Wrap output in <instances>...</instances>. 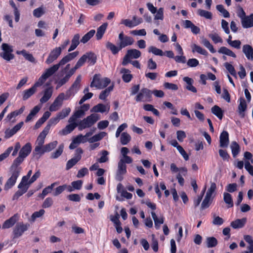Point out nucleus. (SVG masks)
<instances>
[{"label":"nucleus","instance_id":"obj_41","mask_svg":"<svg viewBox=\"0 0 253 253\" xmlns=\"http://www.w3.org/2000/svg\"><path fill=\"white\" fill-rule=\"evenodd\" d=\"M244 240L249 244V246L248 247L249 251H245V253H253V240L250 235L244 236Z\"/></svg>","mask_w":253,"mask_h":253},{"label":"nucleus","instance_id":"obj_52","mask_svg":"<svg viewBox=\"0 0 253 253\" xmlns=\"http://www.w3.org/2000/svg\"><path fill=\"white\" fill-rule=\"evenodd\" d=\"M208 36L214 43H222L223 42L222 38L216 33L210 34Z\"/></svg>","mask_w":253,"mask_h":253},{"label":"nucleus","instance_id":"obj_27","mask_svg":"<svg viewBox=\"0 0 253 253\" xmlns=\"http://www.w3.org/2000/svg\"><path fill=\"white\" fill-rule=\"evenodd\" d=\"M77 126H78V124H70L66 126L64 128L59 131V134L61 135H66L73 131Z\"/></svg>","mask_w":253,"mask_h":253},{"label":"nucleus","instance_id":"obj_64","mask_svg":"<svg viewBox=\"0 0 253 253\" xmlns=\"http://www.w3.org/2000/svg\"><path fill=\"white\" fill-rule=\"evenodd\" d=\"M53 204V199L50 197H48L45 199L42 203V207L43 208H48L52 206Z\"/></svg>","mask_w":253,"mask_h":253},{"label":"nucleus","instance_id":"obj_61","mask_svg":"<svg viewBox=\"0 0 253 253\" xmlns=\"http://www.w3.org/2000/svg\"><path fill=\"white\" fill-rule=\"evenodd\" d=\"M81 81V75H79L74 83L73 84L71 85L70 87L74 89L75 90H76L77 92L78 90L79 89L80 86V83Z\"/></svg>","mask_w":253,"mask_h":253},{"label":"nucleus","instance_id":"obj_28","mask_svg":"<svg viewBox=\"0 0 253 253\" xmlns=\"http://www.w3.org/2000/svg\"><path fill=\"white\" fill-rule=\"evenodd\" d=\"M247 221L246 218L238 219L231 222V226L234 229L242 228Z\"/></svg>","mask_w":253,"mask_h":253},{"label":"nucleus","instance_id":"obj_9","mask_svg":"<svg viewBox=\"0 0 253 253\" xmlns=\"http://www.w3.org/2000/svg\"><path fill=\"white\" fill-rule=\"evenodd\" d=\"M3 52L0 53V56L4 59L9 61L14 58V55L11 53L13 51L12 47L7 43H2L1 45Z\"/></svg>","mask_w":253,"mask_h":253},{"label":"nucleus","instance_id":"obj_35","mask_svg":"<svg viewBox=\"0 0 253 253\" xmlns=\"http://www.w3.org/2000/svg\"><path fill=\"white\" fill-rule=\"evenodd\" d=\"M247 108V104L245 100L243 98H240V104L238 106V111L239 114L242 117H244L245 114L244 112L245 111Z\"/></svg>","mask_w":253,"mask_h":253},{"label":"nucleus","instance_id":"obj_53","mask_svg":"<svg viewBox=\"0 0 253 253\" xmlns=\"http://www.w3.org/2000/svg\"><path fill=\"white\" fill-rule=\"evenodd\" d=\"M45 149L44 146H36L33 151L35 155H39L40 156L42 155L44 153H46Z\"/></svg>","mask_w":253,"mask_h":253},{"label":"nucleus","instance_id":"obj_45","mask_svg":"<svg viewBox=\"0 0 253 253\" xmlns=\"http://www.w3.org/2000/svg\"><path fill=\"white\" fill-rule=\"evenodd\" d=\"M191 47L192 48L193 52H195V51H196L198 53L201 54L202 55H207L208 54V52L207 51V50L206 49H205L204 48H203L201 46H200L196 44H193Z\"/></svg>","mask_w":253,"mask_h":253},{"label":"nucleus","instance_id":"obj_32","mask_svg":"<svg viewBox=\"0 0 253 253\" xmlns=\"http://www.w3.org/2000/svg\"><path fill=\"white\" fill-rule=\"evenodd\" d=\"M37 91V88L33 85L28 89L25 90L23 92V99L26 100L33 95Z\"/></svg>","mask_w":253,"mask_h":253},{"label":"nucleus","instance_id":"obj_8","mask_svg":"<svg viewBox=\"0 0 253 253\" xmlns=\"http://www.w3.org/2000/svg\"><path fill=\"white\" fill-rule=\"evenodd\" d=\"M83 153V150L81 148H78L76 150L74 157L67 162L66 170L71 169L81 159Z\"/></svg>","mask_w":253,"mask_h":253},{"label":"nucleus","instance_id":"obj_43","mask_svg":"<svg viewBox=\"0 0 253 253\" xmlns=\"http://www.w3.org/2000/svg\"><path fill=\"white\" fill-rule=\"evenodd\" d=\"M218 51L220 53L224 54L234 58L236 57V54L232 50L225 46L221 47Z\"/></svg>","mask_w":253,"mask_h":253},{"label":"nucleus","instance_id":"obj_15","mask_svg":"<svg viewBox=\"0 0 253 253\" xmlns=\"http://www.w3.org/2000/svg\"><path fill=\"white\" fill-rule=\"evenodd\" d=\"M19 215L18 213L15 214L14 215L6 220L3 225V229H7L12 227L15 223L19 220Z\"/></svg>","mask_w":253,"mask_h":253},{"label":"nucleus","instance_id":"obj_63","mask_svg":"<svg viewBox=\"0 0 253 253\" xmlns=\"http://www.w3.org/2000/svg\"><path fill=\"white\" fill-rule=\"evenodd\" d=\"M58 142L57 141H54L47 144L45 145L44 148L46 152H48L54 149L57 146Z\"/></svg>","mask_w":253,"mask_h":253},{"label":"nucleus","instance_id":"obj_39","mask_svg":"<svg viewBox=\"0 0 253 253\" xmlns=\"http://www.w3.org/2000/svg\"><path fill=\"white\" fill-rule=\"evenodd\" d=\"M56 185H57V183L54 182L52 183L50 185H49L45 187V188H44L42 190V194H41L39 195V197H42V199H43L46 195H47L48 193H51L52 189Z\"/></svg>","mask_w":253,"mask_h":253},{"label":"nucleus","instance_id":"obj_34","mask_svg":"<svg viewBox=\"0 0 253 253\" xmlns=\"http://www.w3.org/2000/svg\"><path fill=\"white\" fill-rule=\"evenodd\" d=\"M106 47L111 51L112 53L113 54H116L118 53V52L121 50V48H120V46L119 45V46H116L115 44L112 43V42H107L106 43Z\"/></svg>","mask_w":253,"mask_h":253},{"label":"nucleus","instance_id":"obj_29","mask_svg":"<svg viewBox=\"0 0 253 253\" xmlns=\"http://www.w3.org/2000/svg\"><path fill=\"white\" fill-rule=\"evenodd\" d=\"M52 94V89L49 87L45 89L43 96L40 99L41 103L46 102L51 97Z\"/></svg>","mask_w":253,"mask_h":253},{"label":"nucleus","instance_id":"obj_48","mask_svg":"<svg viewBox=\"0 0 253 253\" xmlns=\"http://www.w3.org/2000/svg\"><path fill=\"white\" fill-rule=\"evenodd\" d=\"M119 186H122V184L119 183L117 185V191L118 193H121V196L124 198H126L127 199H130L132 198V194L127 192L126 190H120L119 189Z\"/></svg>","mask_w":253,"mask_h":253},{"label":"nucleus","instance_id":"obj_55","mask_svg":"<svg viewBox=\"0 0 253 253\" xmlns=\"http://www.w3.org/2000/svg\"><path fill=\"white\" fill-rule=\"evenodd\" d=\"M100 154L101 156L99 159H98V162L100 163H105L107 162L109 160L108 157L109 152L106 150H103L100 152Z\"/></svg>","mask_w":253,"mask_h":253},{"label":"nucleus","instance_id":"obj_60","mask_svg":"<svg viewBox=\"0 0 253 253\" xmlns=\"http://www.w3.org/2000/svg\"><path fill=\"white\" fill-rule=\"evenodd\" d=\"M45 212V211L43 209L40 210L38 211L34 212L31 216V221L34 222L36 218L42 216Z\"/></svg>","mask_w":253,"mask_h":253},{"label":"nucleus","instance_id":"obj_19","mask_svg":"<svg viewBox=\"0 0 253 253\" xmlns=\"http://www.w3.org/2000/svg\"><path fill=\"white\" fill-rule=\"evenodd\" d=\"M83 135L79 134L77 135L76 137L73 139L72 142L70 144L69 146V148L70 149H74L76 148L80 143H85V140L83 139Z\"/></svg>","mask_w":253,"mask_h":253},{"label":"nucleus","instance_id":"obj_6","mask_svg":"<svg viewBox=\"0 0 253 253\" xmlns=\"http://www.w3.org/2000/svg\"><path fill=\"white\" fill-rule=\"evenodd\" d=\"M152 93L151 90L147 88H143L135 97L137 102H150L151 100Z\"/></svg>","mask_w":253,"mask_h":253},{"label":"nucleus","instance_id":"obj_50","mask_svg":"<svg viewBox=\"0 0 253 253\" xmlns=\"http://www.w3.org/2000/svg\"><path fill=\"white\" fill-rule=\"evenodd\" d=\"M223 196L224 201L228 205V208L232 207L233 206V202L231 194L228 193H224Z\"/></svg>","mask_w":253,"mask_h":253},{"label":"nucleus","instance_id":"obj_13","mask_svg":"<svg viewBox=\"0 0 253 253\" xmlns=\"http://www.w3.org/2000/svg\"><path fill=\"white\" fill-rule=\"evenodd\" d=\"M64 97L65 94L64 93H60L49 107V109L50 111L54 112L58 110L62 105L63 101L64 100Z\"/></svg>","mask_w":253,"mask_h":253},{"label":"nucleus","instance_id":"obj_26","mask_svg":"<svg viewBox=\"0 0 253 253\" xmlns=\"http://www.w3.org/2000/svg\"><path fill=\"white\" fill-rule=\"evenodd\" d=\"M107 26L108 23L106 22L104 23L97 29V32L95 36L97 40H100L102 39L106 30Z\"/></svg>","mask_w":253,"mask_h":253},{"label":"nucleus","instance_id":"obj_4","mask_svg":"<svg viewBox=\"0 0 253 253\" xmlns=\"http://www.w3.org/2000/svg\"><path fill=\"white\" fill-rule=\"evenodd\" d=\"M141 55V52L136 49H129L124 57L122 64L124 66H126L131 62L132 59L138 58Z\"/></svg>","mask_w":253,"mask_h":253},{"label":"nucleus","instance_id":"obj_2","mask_svg":"<svg viewBox=\"0 0 253 253\" xmlns=\"http://www.w3.org/2000/svg\"><path fill=\"white\" fill-rule=\"evenodd\" d=\"M96 60L97 56L94 53L87 52L81 56L75 66L79 69L84 64L86 61H87L90 65H93L96 62Z\"/></svg>","mask_w":253,"mask_h":253},{"label":"nucleus","instance_id":"obj_7","mask_svg":"<svg viewBox=\"0 0 253 253\" xmlns=\"http://www.w3.org/2000/svg\"><path fill=\"white\" fill-rule=\"evenodd\" d=\"M29 226L28 223L24 224L22 222L18 223L13 230V238L21 237L24 232L28 229Z\"/></svg>","mask_w":253,"mask_h":253},{"label":"nucleus","instance_id":"obj_16","mask_svg":"<svg viewBox=\"0 0 253 253\" xmlns=\"http://www.w3.org/2000/svg\"><path fill=\"white\" fill-rule=\"evenodd\" d=\"M78 68L75 66V67L69 71V72L66 75V76L62 79L60 80L57 83V88L60 87L65 83H66L70 79V77L75 73Z\"/></svg>","mask_w":253,"mask_h":253},{"label":"nucleus","instance_id":"obj_54","mask_svg":"<svg viewBox=\"0 0 253 253\" xmlns=\"http://www.w3.org/2000/svg\"><path fill=\"white\" fill-rule=\"evenodd\" d=\"M148 52H152L155 55H159L162 56L164 55L163 51L161 49H159L154 46H151L149 47Z\"/></svg>","mask_w":253,"mask_h":253},{"label":"nucleus","instance_id":"obj_5","mask_svg":"<svg viewBox=\"0 0 253 253\" xmlns=\"http://www.w3.org/2000/svg\"><path fill=\"white\" fill-rule=\"evenodd\" d=\"M56 67L53 66L46 69L45 72L41 76L38 81L33 85L36 88L41 86L45 82L46 80L57 71Z\"/></svg>","mask_w":253,"mask_h":253},{"label":"nucleus","instance_id":"obj_10","mask_svg":"<svg viewBox=\"0 0 253 253\" xmlns=\"http://www.w3.org/2000/svg\"><path fill=\"white\" fill-rule=\"evenodd\" d=\"M10 176L7 179L4 185V189L5 190H7L9 189L15 184L16 180L17 178L19 177L20 173L18 172V171H14L11 169H10Z\"/></svg>","mask_w":253,"mask_h":253},{"label":"nucleus","instance_id":"obj_25","mask_svg":"<svg viewBox=\"0 0 253 253\" xmlns=\"http://www.w3.org/2000/svg\"><path fill=\"white\" fill-rule=\"evenodd\" d=\"M243 52L248 59L253 60V48L251 45L249 44L244 45Z\"/></svg>","mask_w":253,"mask_h":253},{"label":"nucleus","instance_id":"obj_44","mask_svg":"<svg viewBox=\"0 0 253 253\" xmlns=\"http://www.w3.org/2000/svg\"><path fill=\"white\" fill-rule=\"evenodd\" d=\"M232 153L234 158H235L240 152V146L236 141H233L230 145Z\"/></svg>","mask_w":253,"mask_h":253},{"label":"nucleus","instance_id":"obj_24","mask_svg":"<svg viewBox=\"0 0 253 253\" xmlns=\"http://www.w3.org/2000/svg\"><path fill=\"white\" fill-rule=\"evenodd\" d=\"M183 80L186 83L185 88L188 90L191 91L194 93L197 92V89L193 85L194 81L192 79L188 77H185L183 78Z\"/></svg>","mask_w":253,"mask_h":253},{"label":"nucleus","instance_id":"obj_1","mask_svg":"<svg viewBox=\"0 0 253 253\" xmlns=\"http://www.w3.org/2000/svg\"><path fill=\"white\" fill-rule=\"evenodd\" d=\"M99 119L100 117L98 114L92 113L78 124V129L79 130H82L86 128L90 127Z\"/></svg>","mask_w":253,"mask_h":253},{"label":"nucleus","instance_id":"obj_22","mask_svg":"<svg viewBox=\"0 0 253 253\" xmlns=\"http://www.w3.org/2000/svg\"><path fill=\"white\" fill-rule=\"evenodd\" d=\"M242 26L244 28H249L253 27V14L246 16L241 21Z\"/></svg>","mask_w":253,"mask_h":253},{"label":"nucleus","instance_id":"obj_30","mask_svg":"<svg viewBox=\"0 0 253 253\" xmlns=\"http://www.w3.org/2000/svg\"><path fill=\"white\" fill-rule=\"evenodd\" d=\"M74 59L73 57L72 56L71 54L70 53H69L65 56H64L58 64H56L55 65H54L53 66L56 67V69L57 71L58 70L59 67L61 66L65 65L67 62H69L70 61H71L72 60Z\"/></svg>","mask_w":253,"mask_h":253},{"label":"nucleus","instance_id":"obj_14","mask_svg":"<svg viewBox=\"0 0 253 253\" xmlns=\"http://www.w3.org/2000/svg\"><path fill=\"white\" fill-rule=\"evenodd\" d=\"M61 53V49L60 48H57V47H55L50 51L48 58L45 61V63L47 64L52 63L58 58Z\"/></svg>","mask_w":253,"mask_h":253},{"label":"nucleus","instance_id":"obj_51","mask_svg":"<svg viewBox=\"0 0 253 253\" xmlns=\"http://www.w3.org/2000/svg\"><path fill=\"white\" fill-rule=\"evenodd\" d=\"M28 189V186L25 185L20 190H18L13 195V200H17L21 196L26 193Z\"/></svg>","mask_w":253,"mask_h":253},{"label":"nucleus","instance_id":"obj_21","mask_svg":"<svg viewBox=\"0 0 253 253\" xmlns=\"http://www.w3.org/2000/svg\"><path fill=\"white\" fill-rule=\"evenodd\" d=\"M24 159V158L19 155L18 157L14 160L10 169L18 171V172H20L21 168L18 167V166L23 162Z\"/></svg>","mask_w":253,"mask_h":253},{"label":"nucleus","instance_id":"obj_36","mask_svg":"<svg viewBox=\"0 0 253 253\" xmlns=\"http://www.w3.org/2000/svg\"><path fill=\"white\" fill-rule=\"evenodd\" d=\"M41 109V107L39 106H35L33 109L31 111L29 114L27 116L26 119L25 120L26 122H28L30 121L39 112Z\"/></svg>","mask_w":253,"mask_h":253},{"label":"nucleus","instance_id":"obj_47","mask_svg":"<svg viewBox=\"0 0 253 253\" xmlns=\"http://www.w3.org/2000/svg\"><path fill=\"white\" fill-rule=\"evenodd\" d=\"M201 43L207 48L211 53H215L216 50L213 48L212 45L210 42L206 38H202Z\"/></svg>","mask_w":253,"mask_h":253},{"label":"nucleus","instance_id":"obj_37","mask_svg":"<svg viewBox=\"0 0 253 253\" xmlns=\"http://www.w3.org/2000/svg\"><path fill=\"white\" fill-rule=\"evenodd\" d=\"M107 106L103 104L99 103L94 106L91 110V112L94 113H104L106 111Z\"/></svg>","mask_w":253,"mask_h":253},{"label":"nucleus","instance_id":"obj_58","mask_svg":"<svg viewBox=\"0 0 253 253\" xmlns=\"http://www.w3.org/2000/svg\"><path fill=\"white\" fill-rule=\"evenodd\" d=\"M212 216L213 220L212 223L213 225H220L223 224L224 220L221 217L217 216L215 213H213Z\"/></svg>","mask_w":253,"mask_h":253},{"label":"nucleus","instance_id":"obj_23","mask_svg":"<svg viewBox=\"0 0 253 253\" xmlns=\"http://www.w3.org/2000/svg\"><path fill=\"white\" fill-rule=\"evenodd\" d=\"M32 146L31 143H27L23 146L19 151V155L25 158L31 153Z\"/></svg>","mask_w":253,"mask_h":253},{"label":"nucleus","instance_id":"obj_62","mask_svg":"<svg viewBox=\"0 0 253 253\" xmlns=\"http://www.w3.org/2000/svg\"><path fill=\"white\" fill-rule=\"evenodd\" d=\"M216 9L219 12H220L225 18L229 17L230 14L227 10H226L221 4H218L216 5Z\"/></svg>","mask_w":253,"mask_h":253},{"label":"nucleus","instance_id":"obj_33","mask_svg":"<svg viewBox=\"0 0 253 253\" xmlns=\"http://www.w3.org/2000/svg\"><path fill=\"white\" fill-rule=\"evenodd\" d=\"M142 19L141 18H139V19L137 20V21L135 23H133L132 21L129 19H123L121 21V24H124L126 27L132 28L142 23Z\"/></svg>","mask_w":253,"mask_h":253},{"label":"nucleus","instance_id":"obj_42","mask_svg":"<svg viewBox=\"0 0 253 253\" xmlns=\"http://www.w3.org/2000/svg\"><path fill=\"white\" fill-rule=\"evenodd\" d=\"M63 148L64 145L63 144L60 145L57 149L55 152H53L51 154L50 158L52 159L58 158L62 154Z\"/></svg>","mask_w":253,"mask_h":253},{"label":"nucleus","instance_id":"obj_3","mask_svg":"<svg viewBox=\"0 0 253 253\" xmlns=\"http://www.w3.org/2000/svg\"><path fill=\"white\" fill-rule=\"evenodd\" d=\"M111 82V80L108 78L100 79L99 74H95L90 84L91 87H95L98 89H102L106 87Z\"/></svg>","mask_w":253,"mask_h":253},{"label":"nucleus","instance_id":"obj_20","mask_svg":"<svg viewBox=\"0 0 253 253\" xmlns=\"http://www.w3.org/2000/svg\"><path fill=\"white\" fill-rule=\"evenodd\" d=\"M220 147H227L229 144V134L226 131H223L220 135Z\"/></svg>","mask_w":253,"mask_h":253},{"label":"nucleus","instance_id":"obj_59","mask_svg":"<svg viewBox=\"0 0 253 253\" xmlns=\"http://www.w3.org/2000/svg\"><path fill=\"white\" fill-rule=\"evenodd\" d=\"M45 13V10L43 7H40L34 10L33 15L37 17L40 18Z\"/></svg>","mask_w":253,"mask_h":253},{"label":"nucleus","instance_id":"obj_40","mask_svg":"<svg viewBox=\"0 0 253 253\" xmlns=\"http://www.w3.org/2000/svg\"><path fill=\"white\" fill-rule=\"evenodd\" d=\"M95 33V30H91L82 37L81 42L84 44L86 43L94 35Z\"/></svg>","mask_w":253,"mask_h":253},{"label":"nucleus","instance_id":"obj_18","mask_svg":"<svg viewBox=\"0 0 253 253\" xmlns=\"http://www.w3.org/2000/svg\"><path fill=\"white\" fill-rule=\"evenodd\" d=\"M131 71L126 68H122L120 70V74L122 75V78L123 81L125 83H129L133 78L132 75L131 74Z\"/></svg>","mask_w":253,"mask_h":253},{"label":"nucleus","instance_id":"obj_46","mask_svg":"<svg viewBox=\"0 0 253 253\" xmlns=\"http://www.w3.org/2000/svg\"><path fill=\"white\" fill-rule=\"evenodd\" d=\"M206 242L207 246L209 248L214 247L217 244V240L213 237L207 238Z\"/></svg>","mask_w":253,"mask_h":253},{"label":"nucleus","instance_id":"obj_11","mask_svg":"<svg viewBox=\"0 0 253 253\" xmlns=\"http://www.w3.org/2000/svg\"><path fill=\"white\" fill-rule=\"evenodd\" d=\"M119 45L121 49L128 45H130L134 42V40L131 37L125 36L123 32L119 35Z\"/></svg>","mask_w":253,"mask_h":253},{"label":"nucleus","instance_id":"obj_17","mask_svg":"<svg viewBox=\"0 0 253 253\" xmlns=\"http://www.w3.org/2000/svg\"><path fill=\"white\" fill-rule=\"evenodd\" d=\"M48 127L49 126L45 127L43 130L40 133L35 143L36 146H44L43 145L44 139L49 132L48 131Z\"/></svg>","mask_w":253,"mask_h":253},{"label":"nucleus","instance_id":"obj_31","mask_svg":"<svg viewBox=\"0 0 253 253\" xmlns=\"http://www.w3.org/2000/svg\"><path fill=\"white\" fill-rule=\"evenodd\" d=\"M107 133L105 132H101L96 134L91 137L88 138V142L90 143H93L95 142L101 140L103 137L106 136Z\"/></svg>","mask_w":253,"mask_h":253},{"label":"nucleus","instance_id":"obj_38","mask_svg":"<svg viewBox=\"0 0 253 253\" xmlns=\"http://www.w3.org/2000/svg\"><path fill=\"white\" fill-rule=\"evenodd\" d=\"M211 111L219 119L221 120L222 119L223 112L219 106L214 105L211 108Z\"/></svg>","mask_w":253,"mask_h":253},{"label":"nucleus","instance_id":"obj_56","mask_svg":"<svg viewBox=\"0 0 253 253\" xmlns=\"http://www.w3.org/2000/svg\"><path fill=\"white\" fill-rule=\"evenodd\" d=\"M71 112V109L70 108H66L65 109H63L61 110V112H59L57 115L59 116V118L62 120L67 117Z\"/></svg>","mask_w":253,"mask_h":253},{"label":"nucleus","instance_id":"obj_12","mask_svg":"<svg viewBox=\"0 0 253 253\" xmlns=\"http://www.w3.org/2000/svg\"><path fill=\"white\" fill-rule=\"evenodd\" d=\"M126 172V166L125 164V161L121 159L118 165V169L116 174V178L118 181H122L123 179V175Z\"/></svg>","mask_w":253,"mask_h":253},{"label":"nucleus","instance_id":"obj_49","mask_svg":"<svg viewBox=\"0 0 253 253\" xmlns=\"http://www.w3.org/2000/svg\"><path fill=\"white\" fill-rule=\"evenodd\" d=\"M121 142L123 145H126L131 139V137L127 132H123L121 135Z\"/></svg>","mask_w":253,"mask_h":253},{"label":"nucleus","instance_id":"obj_57","mask_svg":"<svg viewBox=\"0 0 253 253\" xmlns=\"http://www.w3.org/2000/svg\"><path fill=\"white\" fill-rule=\"evenodd\" d=\"M198 13L199 15L207 19H211L212 18V14L211 12L203 9H199Z\"/></svg>","mask_w":253,"mask_h":253}]
</instances>
